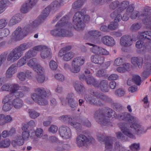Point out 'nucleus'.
Returning <instances> with one entry per match:
<instances>
[{"mask_svg": "<svg viewBox=\"0 0 151 151\" xmlns=\"http://www.w3.org/2000/svg\"><path fill=\"white\" fill-rule=\"evenodd\" d=\"M116 118L122 120L127 121L129 124L125 122H121L118 125L122 131L129 137L133 138V135L132 132L138 134L142 132L143 128L141 126L137 124L138 119L135 117L131 115L127 112H123L116 115Z\"/></svg>", "mask_w": 151, "mask_h": 151, "instance_id": "f257e3e1", "label": "nucleus"}, {"mask_svg": "<svg viewBox=\"0 0 151 151\" xmlns=\"http://www.w3.org/2000/svg\"><path fill=\"white\" fill-rule=\"evenodd\" d=\"M106 114V116L103 110L99 109L96 111L94 115L96 122L100 124L105 126L109 124L110 120L109 118L113 116L116 118L115 116L117 115L114 111L110 108L107 110Z\"/></svg>", "mask_w": 151, "mask_h": 151, "instance_id": "f03ea898", "label": "nucleus"}, {"mask_svg": "<svg viewBox=\"0 0 151 151\" xmlns=\"http://www.w3.org/2000/svg\"><path fill=\"white\" fill-rule=\"evenodd\" d=\"M31 46V42L21 44L10 52L7 58V60L11 62L17 60L23 55L24 50L30 47Z\"/></svg>", "mask_w": 151, "mask_h": 151, "instance_id": "7ed1b4c3", "label": "nucleus"}, {"mask_svg": "<svg viewBox=\"0 0 151 151\" xmlns=\"http://www.w3.org/2000/svg\"><path fill=\"white\" fill-rule=\"evenodd\" d=\"M56 27H64L63 28H62L60 31V37H71L73 36L72 32L68 29H66L67 27L69 28H72L73 26L72 24L68 22V18L65 17H63L59 21L56 25Z\"/></svg>", "mask_w": 151, "mask_h": 151, "instance_id": "20e7f679", "label": "nucleus"}, {"mask_svg": "<svg viewBox=\"0 0 151 151\" xmlns=\"http://www.w3.org/2000/svg\"><path fill=\"white\" fill-rule=\"evenodd\" d=\"M35 93L32 95V99L39 104L45 105L48 104V102L45 99L47 93L43 88H39L35 89Z\"/></svg>", "mask_w": 151, "mask_h": 151, "instance_id": "39448f33", "label": "nucleus"}, {"mask_svg": "<svg viewBox=\"0 0 151 151\" xmlns=\"http://www.w3.org/2000/svg\"><path fill=\"white\" fill-rule=\"evenodd\" d=\"M63 1L61 0L60 2L55 1L52 2L50 6H48L45 8L42 11V14L38 17L39 21L40 22H43L48 16L52 10H56L58 9L63 4Z\"/></svg>", "mask_w": 151, "mask_h": 151, "instance_id": "423d86ee", "label": "nucleus"}, {"mask_svg": "<svg viewBox=\"0 0 151 151\" xmlns=\"http://www.w3.org/2000/svg\"><path fill=\"white\" fill-rule=\"evenodd\" d=\"M76 138V144L79 147H87L94 142V139L84 132Z\"/></svg>", "mask_w": 151, "mask_h": 151, "instance_id": "0eeeda50", "label": "nucleus"}, {"mask_svg": "<svg viewBox=\"0 0 151 151\" xmlns=\"http://www.w3.org/2000/svg\"><path fill=\"white\" fill-rule=\"evenodd\" d=\"M85 10L78 12L76 13L73 18V22L74 28L77 30L83 29L85 27L83 19Z\"/></svg>", "mask_w": 151, "mask_h": 151, "instance_id": "6e6552de", "label": "nucleus"}, {"mask_svg": "<svg viewBox=\"0 0 151 151\" xmlns=\"http://www.w3.org/2000/svg\"><path fill=\"white\" fill-rule=\"evenodd\" d=\"M84 62V60L80 57L75 58L72 62L70 71L74 73L79 72L81 70L80 66L83 65Z\"/></svg>", "mask_w": 151, "mask_h": 151, "instance_id": "1a4fd4ad", "label": "nucleus"}, {"mask_svg": "<svg viewBox=\"0 0 151 151\" xmlns=\"http://www.w3.org/2000/svg\"><path fill=\"white\" fill-rule=\"evenodd\" d=\"M23 28L22 29L20 27H18L12 33V38L15 41L22 39L27 35Z\"/></svg>", "mask_w": 151, "mask_h": 151, "instance_id": "9d476101", "label": "nucleus"}, {"mask_svg": "<svg viewBox=\"0 0 151 151\" xmlns=\"http://www.w3.org/2000/svg\"><path fill=\"white\" fill-rule=\"evenodd\" d=\"M37 0H29L21 6L20 10L23 13L28 12L29 10L32 8L36 4Z\"/></svg>", "mask_w": 151, "mask_h": 151, "instance_id": "9b49d317", "label": "nucleus"}, {"mask_svg": "<svg viewBox=\"0 0 151 151\" xmlns=\"http://www.w3.org/2000/svg\"><path fill=\"white\" fill-rule=\"evenodd\" d=\"M59 133L64 139L70 138L71 135V133L70 129L66 126H61L59 128Z\"/></svg>", "mask_w": 151, "mask_h": 151, "instance_id": "f8f14e48", "label": "nucleus"}, {"mask_svg": "<svg viewBox=\"0 0 151 151\" xmlns=\"http://www.w3.org/2000/svg\"><path fill=\"white\" fill-rule=\"evenodd\" d=\"M120 42L121 45L124 47H129L132 44V40L129 35H124L120 39Z\"/></svg>", "mask_w": 151, "mask_h": 151, "instance_id": "ddd939ff", "label": "nucleus"}, {"mask_svg": "<svg viewBox=\"0 0 151 151\" xmlns=\"http://www.w3.org/2000/svg\"><path fill=\"white\" fill-rule=\"evenodd\" d=\"M101 41L104 44L108 46H113L115 44L114 39L109 36L103 37L101 38Z\"/></svg>", "mask_w": 151, "mask_h": 151, "instance_id": "4468645a", "label": "nucleus"}, {"mask_svg": "<svg viewBox=\"0 0 151 151\" xmlns=\"http://www.w3.org/2000/svg\"><path fill=\"white\" fill-rule=\"evenodd\" d=\"M38 25V23L37 21H31L23 28L24 30L27 35L28 33L32 31L33 28L37 27Z\"/></svg>", "mask_w": 151, "mask_h": 151, "instance_id": "2eb2a0df", "label": "nucleus"}, {"mask_svg": "<svg viewBox=\"0 0 151 151\" xmlns=\"http://www.w3.org/2000/svg\"><path fill=\"white\" fill-rule=\"evenodd\" d=\"M91 59L92 62L99 64H102L104 60V57L99 54L92 55Z\"/></svg>", "mask_w": 151, "mask_h": 151, "instance_id": "dca6fc26", "label": "nucleus"}, {"mask_svg": "<svg viewBox=\"0 0 151 151\" xmlns=\"http://www.w3.org/2000/svg\"><path fill=\"white\" fill-rule=\"evenodd\" d=\"M75 90L79 94L83 93L85 91V88L83 84L80 82L76 81L74 84Z\"/></svg>", "mask_w": 151, "mask_h": 151, "instance_id": "f3484780", "label": "nucleus"}, {"mask_svg": "<svg viewBox=\"0 0 151 151\" xmlns=\"http://www.w3.org/2000/svg\"><path fill=\"white\" fill-rule=\"evenodd\" d=\"M50 49L47 47L43 45V49L41 52V56L42 58L45 59L51 56V53Z\"/></svg>", "mask_w": 151, "mask_h": 151, "instance_id": "a211bd4d", "label": "nucleus"}, {"mask_svg": "<svg viewBox=\"0 0 151 151\" xmlns=\"http://www.w3.org/2000/svg\"><path fill=\"white\" fill-rule=\"evenodd\" d=\"M72 94H69L67 99H68V105L71 108L72 110H74L76 108L78 104L75 102L74 100L72 98Z\"/></svg>", "mask_w": 151, "mask_h": 151, "instance_id": "6ab92c4d", "label": "nucleus"}, {"mask_svg": "<svg viewBox=\"0 0 151 151\" xmlns=\"http://www.w3.org/2000/svg\"><path fill=\"white\" fill-rule=\"evenodd\" d=\"M120 10L118 9L112 12L110 14V17L114 19L115 22H119L121 21V14Z\"/></svg>", "mask_w": 151, "mask_h": 151, "instance_id": "aec40b11", "label": "nucleus"}, {"mask_svg": "<svg viewBox=\"0 0 151 151\" xmlns=\"http://www.w3.org/2000/svg\"><path fill=\"white\" fill-rule=\"evenodd\" d=\"M143 62V59L141 58L134 57L132 58V63L135 66H136L137 65L139 68H142Z\"/></svg>", "mask_w": 151, "mask_h": 151, "instance_id": "412c9836", "label": "nucleus"}, {"mask_svg": "<svg viewBox=\"0 0 151 151\" xmlns=\"http://www.w3.org/2000/svg\"><path fill=\"white\" fill-rule=\"evenodd\" d=\"M16 65H12L7 70L6 73V78H10L12 77V76L16 73Z\"/></svg>", "mask_w": 151, "mask_h": 151, "instance_id": "4be33fe9", "label": "nucleus"}, {"mask_svg": "<svg viewBox=\"0 0 151 151\" xmlns=\"http://www.w3.org/2000/svg\"><path fill=\"white\" fill-rule=\"evenodd\" d=\"M100 88L101 90L103 92L109 91V88L108 82L106 80H102L99 83Z\"/></svg>", "mask_w": 151, "mask_h": 151, "instance_id": "5701e85b", "label": "nucleus"}, {"mask_svg": "<svg viewBox=\"0 0 151 151\" xmlns=\"http://www.w3.org/2000/svg\"><path fill=\"white\" fill-rule=\"evenodd\" d=\"M88 33L91 36L96 39V40L94 41V43L99 41L98 37L101 35V32L97 30H92L89 31Z\"/></svg>", "mask_w": 151, "mask_h": 151, "instance_id": "b1692460", "label": "nucleus"}, {"mask_svg": "<svg viewBox=\"0 0 151 151\" xmlns=\"http://www.w3.org/2000/svg\"><path fill=\"white\" fill-rule=\"evenodd\" d=\"M145 14H141L139 15L138 18L142 19L143 23L145 24H148L151 23V17L149 16L145 15Z\"/></svg>", "mask_w": 151, "mask_h": 151, "instance_id": "393cba45", "label": "nucleus"}, {"mask_svg": "<svg viewBox=\"0 0 151 151\" xmlns=\"http://www.w3.org/2000/svg\"><path fill=\"white\" fill-rule=\"evenodd\" d=\"M12 105L17 109H19L22 106L23 104V101L19 99H14L12 102Z\"/></svg>", "mask_w": 151, "mask_h": 151, "instance_id": "a878e982", "label": "nucleus"}, {"mask_svg": "<svg viewBox=\"0 0 151 151\" xmlns=\"http://www.w3.org/2000/svg\"><path fill=\"white\" fill-rule=\"evenodd\" d=\"M130 68V64L127 63L123 65L122 66H120L117 68V70L119 73H123L126 71L129 70Z\"/></svg>", "mask_w": 151, "mask_h": 151, "instance_id": "bb28decb", "label": "nucleus"}, {"mask_svg": "<svg viewBox=\"0 0 151 151\" xmlns=\"http://www.w3.org/2000/svg\"><path fill=\"white\" fill-rule=\"evenodd\" d=\"M87 101L90 104L98 106H100L103 104L97 98L89 97L87 99Z\"/></svg>", "mask_w": 151, "mask_h": 151, "instance_id": "cd10ccee", "label": "nucleus"}, {"mask_svg": "<svg viewBox=\"0 0 151 151\" xmlns=\"http://www.w3.org/2000/svg\"><path fill=\"white\" fill-rule=\"evenodd\" d=\"M115 140V138L114 137H106V140L105 141V142L106 146L113 147V143Z\"/></svg>", "mask_w": 151, "mask_h": 151, "instance_id": "c85d7f7f", "label": "nucleus"}, {"mask_svg": "<svg viewBox=\"0 0 151 151\" xmlns=\"http://www.w3.org/2000/svg\"><path fill=\"white\" fill-rule=\"evenodd\" d=\"M14 94L13 93H11L5 96L2 101V103H9L14 98Z\"/></svg>", "mask_w": 151, "mask_h": 151, "instance_id": "c756f323", "label": "nucleus"}, {"mask_svg": "<svg viewBox=\"0 0 151 151\" xmlns=\"http://www.w3.org/2000/svg\"><path fill=\"white\" fill-rule=\"evenodd\" d=\"M9 5V1L8 0H1L0 1V9L4 12Z\"/></svg>", "mask_w": 151, "mask_h": 151, "instance_id": "7c9ffc66", "label": "nucleus"}, {"mask_svg": "<svg viewBox=\"0 0 151 151\" xmlns=\"http://www.w3.org/2000/svg\"><path fill=\"white\" fill-rule=\"evenodd\" d=\"M95 95L98 97L100 98L106 102H111L112 101V100L111 98L104 94L99 93L95 94Z\"/></svg>", "mask_w": 151, "mask_h": 151, "instance_id": "2f4dec72", "label": "nucleus"}, {"mask_svg": "<svg viewBox=\"0 0 151 151\" xmlns=\"http://www.w3.org/2000/svg\"><path fill=\"white\" fill-rule=\"evenodd\" d=\"M129 3L127 1H124L119 3V7L118 8L120 12H122L128 6Z\"/></svg>", "mask_w": 151, "mask_h": 151, "instance_id": "473e14b6", "label": "nucleus"}, {"mask_svg": "<svg viewBox=\"0 0 151 151\" xmlns=\"http://www.w3.org/2000/svg\"><path fill=\"white\" fill-rule=\"evenodd\" d=\"M122 132L125 135H124L121 132H117L116 133V137L118 139H120L122 141H126L127 140V136H128L129 137H129L127 135L125 134L122 131ZM134 137V136H133V138L131 137V138H133Z\"/></svg>", "mask_w": 151, "mask_h": 151, "instance_id": "72a5a7b5", "label": "nucleus"}, {"mask_svg": "<svg viewBox=\"0 0 151 151\" xmlns=\"http://www.w3.org/2000/svg\"><path fill=\"white\" fill-rule=\"evenodd\" d=\"M97 76L99 77L106 78L108 77L106 70L104 69H101L99 70L97 72Z\"/></svg>", "mask_w": 151, "mask_h": 151, "instance_id": "f704fd0d", "label": "nucleus"}, {"mask_svg": "<svg viewBox=\"0 0 151 151\" xmlns=\"http://www.w3.org/2000/svg\"><path fill=\"white\" fill-rule=\"evenodd\" d=\"M86 44L93 47L90 48V51L91 52L95 54V55L99 54V46L90 43H86Z\"/></svg>", "mask_w": 151, "mask_h": 151, "instance_id": "c9c22d12", "label": "nucleus"}, {"mask_svg": "<svg viewBox=\"0 0 151 151\" xmlns=\"http://www.w3.org/2000/svg\"><path fill=\"white\" fill-rule=\"evenodd\" d=\"M27 64L29 67L34 69L38 64L37 60L35 58L31 59L28 62Z\"/></svg>", "mask_w": 151, "mask_h": 151, "instance_id": "e433bc0d", "label": "nucleus"}, {"mask_svg": "<svg viewBox=\"0 0 151 151\" xmlns=\"http://www.w3.org/2000/svg\"><path fill=\"white\" fill-rule=\"evenodd\" d=\"M83 0H77L75 1L72 4L73 8L74 9L81 8L83 4Z\"/></svg>", "mask_w": 151, "mask_h": 151, "instance_id": "4c0bfd02", "label": "nucleus"}, {"mask_svg": "<svg viewBox=\"0 0 151 151\" xmlns=\"http://www.w3.org/2000/svg\"><path fill=\"white\" fill-rule=\"evenodd\" d=\"M37 54V52L32 49L30 50L27 52L24 56L26 59H29L35 56Z\"/></svg>", "mask_w": 151, "mask_h": 151, "instance_id": "58836bf2", "label": "nucleus"}, {"mask_svg": "<svg viewBox=\"0 0 151 151\" xmlns=\"http://www.w3.org/2000/svg\"><path fill=\"white\" fill-rule=\"evenodd\" d=\"M10 144V141L8 139H6L2 140L0 142V147L6 148L9 146Z\"/></svg>", "mask_w": 151, "mask_h": 151, "instance_id": "ea45409f", "label": "nucleus"}, {"mask_svg": "<svg viewBox=\"0 0 151 151\" xmlns=\"http://www.w3.org/2000/svg\"><path fill=\"white\" fill-rule=\"evenodd\" d=\"M124 148V147L122 144L119 141H116L114 142V149L117 151H120Z\"/></svg>", "mask_w": 151, "mask_h": 151, "instance_id": "a19ab883", "label": "nucleus"}, {"mask_svg": "<svg viewBox=\"0 0 151 151\" xmlns=\"http://www.w3.org/2000/svg\"><path fill=\"white\" fill-rule=\"evenodd\" d=\"M28 113L30 117L32 119H35L40 115V113L32 109H29Z\"/></svg>", "mask_w": 151, "mask_h": 151, "instance_id": "79ce46f5", "label": "nucleus"}, {"mask_svg": "<svg viewBox=\"0 0 151 151\" xmlns=\"http://www.w3.org/2000/svg\"><path fill=\"white\" fill-rule=\"evenodd\" d=\"M74 55V54L72 52H70L65 53L63 56V59L67 61L70 60Z\"/></svg>", "mask_w": 151, "mask_h": 151, "instance_id": "37998d69", "label": "nucleus"}, {"mask_svg": "<svg viewBox=\"0 0 151 151\" xmlns=\"http://www.w3.org/2000/svg\"><path fill=\"white\" fill-rule=\"evenodd\" d=\"M132 80L133 82L138 86L140 85L141 80L140 77L138 75H135L133 76Z\"/></svg>", "mask_w": 151, "mask_h": 151, "instance_id": "c03bdc74", "label": "nucleus"}, {"mask_svg": "<svg viewBox=\"0 0 151 151\" xmlns=\"http://www.w3.org/2000/svg\"><path fill=\"white\" fill-rule=\"evenodd\" d=\"M119 5V2L116 0L111 2L109 5V9L111 10H114Z\"/></svg>", "mask_w": 151, "mask_h": 151, "instance_id": "a18cd8bd", "label": "nucleus"}, {"mask_svg": "<svg viewBox=\"0 0 151 151\" xmlns=\"http://www.w3.org/2000/svg\"><path fill=\"white\" fill-rule=\"evenodd\" d=\"M4 104L2 107L3 110L5 111H7L10 110L13 106V105L9 103H3Z\"/></svg>", "mask_w": 151, "mask_h": 151, "instance_id": "49530a36", "label": "nucleus"}, {"mask_svg": "<svg viewBox=\"0 0 151 151\" xmlns=\"http://www.w3.org/2000/svg\"><path fill=\"white\" fill-rule=\"evenodd\" d=\"M148 35L149 40H151V31H146L142 32L141 33L139 36V38L140 39H143L144 35Z\"/></svg>", "mask_w": 151, "mask_h": 151, "instance_id": "de8ad7c7", "label": "nucleus"}, {"mask_svg": "<svg viewBox=\"0 0 151 151\" xmlns=\"http://www.w3.org/2000/svg\"><path fill=\"white\" fill-rule=\"evenodd\" d=\"M15 140L17 141L18 145L21 146L24 144V141L20 135H17L15 137Z\"/></svg>", "mask_w": 151, "mask_h": 151, "instance_id": "09e8293b", "label": "nucleus"}, {"mask_svg": "<svg viewBox=\"0 0 151 151\" xmlns=\"http://www.w3.org/2000/svg\"><path fill=\"white\" fill-rule=\"evenodd\" d=\"M37 73V74H44V70L39 64H37L33 69Z\"/></svg>", "mask_w": 151, "mask_h": 151, "instance_id": "8fccbe9b", "label": "nucleus"}, {"mask_svg": "<svg viewBox=\"0 0 151 151\" xmlns=\"http://www.w3.org/2000/svg\"><path fill=\"white\" fill-rule=\"evenodd\" d=\"M118 26L117 22H111L108 25L109 30H113L116 29Z\"/></svg>", "mask_w": 151, "mask_h": 151, "instance_id": "3c124183", "label": "nucleus"}, {"mask_svg": "<svg viewBox=\"0 0 151 151\" xmlns=\"http://www.w3.org/2000/svg\"><path fill=\"white\" fill-rule=\"evenodd\" d=\"M60 120L63 122H70L72 120V118L69 116L63 115L59 117Z\"/></svg>", "mask_w": 151, "mask_h": 151, "instance_id": "603ef678", "label": "nucleus"}, {"mask_svg": "<svg viewBox=\"0 0 151 151\" xmlns=\"http://www.w3.org/2000/svg\"><path fill=\"white\" fill-rule=\"evenodd\" d=\"M19 18L17 16H13L10 19L9 24L11 25H13L18 23L19 21Z\"/></svg>", "mask_w": 151, "mask_h": 151, "instance_id": "864d4df0", "label": "nucleus"}, {"mask_svg": "<svg viewBox=\"0 0 151 151\" xmlns=\"http://www.w3.org/2000/svg\"><path fill=\"white\" fill-rule=\"evenodd\" d=\"M10 88L11 93H14L19 89V86L17 84H10Z\"/></svg>", "mask_w": 151, "mask_h": 151, "instance_id": "5fc2aeb1", "label": "nucleus"}, {"mask_svg": "<svg viewBox=\"0 0 151 151\" xmlns=\"http://www.w3.org/2000/svg\"><path fill=\"white\" fill-rule=\"evenodd\" d=\"M141 27L140 24L136 23L132 24L131 27V29L133 31H136L138 30Z\"/></svg>", "mask_w": 151, "mask_h": 151, "instance_id": "6e6d98bb", "label": "nucleus"}, {"mask_svg": "<svg viewBox=\"0 0 151 151\" xmlns=\"http://www.w3.org/2000/svg\"><path fill=\"white\" fill-rule=\"evenodd\" d=\"M36 137L40 138L43 135V130L41 128H37L34 132Z\"/></svg>", "mask_w": 151, "mask_h": 151, "instance_id": "4d7b16f0", "label": "nucleus"}, {"mask_svg": "<svg viewBox=\"0 0 151 151\" xmlns=\"http://www.w3.org/2000/svg\"><path fill=\"white\" fill-rule=\"evenodd\" d=\"M13 94L15 97L17 98V99L22 98L25 96L24 92L21 91H17Z\"/></svg>", "mask_w": 151, "mask_h": 151, "instance_id": "13d9d810", "label": "nucleus"}, {"mask_svg": "<svg viewBox=\"0 0 151 151\" xmlns=\"http://www.w3.org/2000/svg\"><path fill=\"white\" fill-rule=\"evenodd\" d=\"M49 65L50 69L53 70L56 69L58 68V65L53 60H51L49 63Z\"/></svg>", "mask_w": 151, "mask_h": 151, "instance_id": "bf43d9fd", "label": "nucleus"}, {"mask_svg": "<svg viewBox=\"0 0 151 151\" xmlns=\"http://www.w3.org/2000/svg\"><path fill=\"white\" fill-rule=\"evenodd\" d=\"M94 78L90 74L88 75L86 79V82L88 84H92L94 82Z\"/></svg>", "mask_w": 151, "mask_h": 151, "instance_id": "052dcab7", "label": "nucleus"}, {"mask_svg": "<svg viewBox=\"0 0 151 151\" xmlns=\"http://www.w3.org/2000/svg\"><path fill=\"white\" fill-rule=\"evenodd\" d=\"M37 79L39 83H43L45 80V77L44 74H37Z\"/></svg>", "mask_w": 151, "mask_h": 151, "instance_id": "680f3d73", "label": "nucleus"}, {"mask_svg": "<svg viewBox=\"0 0 151 151\" xmlns=\"http://www.w3.org/2000/svg\"><path fill=\"white\" fill-rule=\"evenodd\" d=\"M115 93L116 96L121 97L123 96L125 94L124 91L121 89H119L116 90Z\"/></svg>", "mask_w": 151, "mask_h": 151, "instance_id": "e2e57ef3", "label": "nucleus"}, {"mask_svg": "<svg viewBox=\"0 0 151 151\" xmlns=\"http://www.w3.org/2000/svg\"><path fill=\"white\" fill-rule=\"evenodd\" d=\"M26 59L24 58V57L21 58L18 61L17 63V65L18 66L20 67H21L26 63Z\"/></svg>", "mask_w": 151, "mask_h": 151, "instance_id": "0e129e2a", "label": "nucleus"}, {"mask_svg": "<svg viewBox=\"0 0 151 151\" xmlns=\"http://www.w3.org/2000/svg\"><path fill=\"white\" fill-rule=\"evenodd\" d=\"M7 23L8 22L6 20L4 19H0V29L4 27Z\"/></svg>", "mask_w": 151, "mask_h": 151, "instance_id": "69168bd1", "label": "nucleus"}, {"mask_svg": "<svg viewBox=\"0 0 151 151\" xmlns=\"http://www.w3.org/2000/svg\"><path fill=\"white\" fill-rule=\"evenodd\" d=\"M17 76L21 81H23L25 79L26 76L24 72H20L17 74Z\"/></svg>", "mask_w": 151, "mask_h": 151, "instance_id": "338daca9", "label": "nucleus"}, {"mask_svg": "<svg viewBox=\"0 0 151 151\" xmlns=\"http://www.w3.org/2000/svg\"><path fill=\"white\" fill-rule=\"evenodd\" d=\"M114 109L118 112L120 111L122 109L121 105L119 104L114 103Z\"/></svg>", "mask_w": 151, "mask_h": 151, "instance_id": "774afa93", "label": "nucleus"}]
</instances>
